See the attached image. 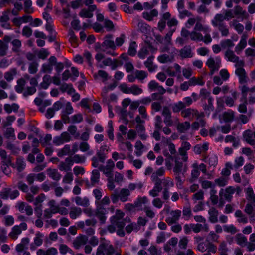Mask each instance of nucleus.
<instances>
[{"label":"nucleus","instance_id":"f257e3e1","mask_svg":"<svg viewBox=\"0 0 255 255\" xmlns=\"http://www.w3.org/2000/svg\"><path fill=\"white\" fill-rule=\"evenodd\" d=\"M212 25L220 32L222 36L226 37L229 35V30L224 22V18L221 15H216L211 21Z\"/></svg>","mask_w":255,"mask_h":255},{"label":"nucleus","instance_id":"f03ea898","mask_svg":"<svg viewBox=\"0 0 255 255\" xmlns=\"http://www.w3.org/2000/svg\"><path fill=\"white\" fill-rule=\"evenodd\" d=\"M180 111L181 116L184 118L193 119L196 118V120H198L202 117H205V114L203 112H199L196 109L194 108H184Z\"/></svg>","mask_w":255,"mask_h":255},{"label":"nucleus","instance_id":"7ed1b4c3","mask_svg":"<svg viewBox=\"0 0 255 255\" xmlns=\"http://www.w3.org/2000/svg\"><path fill=\"white\" fill-rule=\"evenodd\" d=\"M183 101H179L174 103L172 107L174 113H178L182 109L186 108V107H189L193 102V100L191 97H185L183 98Z\"/></svg>","mask_w":255,"mask_h":255},{"label":"nucleus","instance_id":"20e7f679","mask_svg":"<svg viewBox=\"0 0 255 255\" xmlns=\"http://www.w3.org/2000/svg\"><path fill=\"white\" fill-rule=\"evenodd\" d=\"M101 48L103 51L105 52L107 54L112 56H116L117 55L114 52H111L110 51L107 50L108 48H111L113 50L116 48V45L113 40L112 35L108 34L105 36L104 40L102 43Z\"/></svg>","mask_w":255,"mask_h":255},{"label":"nucleus","instance_id":"39448f33","mask_svg":"<svg viewBox=\"0 0 255 255\" xmlns=\"http://www.w3.org/2000/svg\"><path fill=\"white\" fill-rule=\"evenodd\" d=\"M206 242H202L199 243L197 246V250L201 253L207 252H211L212 253L215 254L217 251V246L212 242L208 241L206 240Z\"/></svg>","mask_w":255,"mask_h":255},{"label":"nucleus","instance_id":"423d86ee","mask_svg":"<svg viewBox=\"0 0 255 255\" xmlns=\"http://www.w3.org/2000/svg\"><path fill=\"white\" fill-rule=\"evenodd\" d=\"M49 208L44 210L43 217L46 219L52 217L53 214L57 213L59 205L56 204L54 200H51L48 202Z\"/></svg>","mask_w":255,"mask_h":255},{"label":"nucleus","instance_id":"0eeeda50","mask_svg":"<svg viewBox=\"0 0 255 255\" xmlns=\"http://www.w3.org/2000/svg\"><path fill=\"white\" fill-rule=\"evenodd\" d=\"M235 52L231 49H228L224 53L225 58L227 61L234 63L235 66L242 65L244 60L240 59L239 57L237 56Z\"/></svg>","mask_w":255,"mask_h":255},{"label":"nucleus","instance_id":"6e6552de","mask_svg":"<svg viewBox=\"0 0 255 255\" xmlns=\"http://www.w3.org/2000/svg\"><path fill=\"white\" fill-rule=\"evenodd\" d=\"M101 250L105 253V255H122L120 252L115 250L114 246L108 241L101 242L100 245Z\"/></svg>","mask_w":255,"mask_h":255},{"label":"nucleus","instance_id":"1a4fd4ad","mask_svg":"<svg viewBox=\"0 0 255 255\" xmlns=\"http://www.w3.org/2000/svg\"><path fill=\"white\" fill-rule=\"evenodd\" d=\"M207 66L211 69V75H213L215 71H218L221 66V59L216 57H210L206 62Z\"/></svg>","mask_w":255,"mask_h":255},{"label":"nucleus","instance_id":"9d476101","mask_svg":"<svg viewBox=\"0 0 255 255\" xmlns=\"http://www.w3.org/2000/svg\"><path fill=\"white\" fill-rule=\"evenodd\" d=\"M125 213L120 210L117 209L115 214L110 218L111 223L115 224L117 227H124L125 222L123 219Z\"/></svg>","mask_w":255,"mask_h":255},{"label":"nucleus","instance_id":"9b49d317","mask_svg":"<svg viewBox=\"0 0 255 255\" xmlns=\"http://www.w3.org/2000/svg\"><path fill=\"white\" fill-rule=\"evenodd\" d=\"M13 36L5 35L2 40H0V56L7 55L8 50V43L11 41Z\"/></svg>","mask_w":255,"mask_h":255},{"label":"nucleus","instance_id":"f8f14e48","mask_svg":"<svg viewBox=\"0 0 255 255\" xmlns=\"http://www.w3.org/2000/svg\"><path fill=\"white\" fill-rule=\"evenodd\" d=\"M115 166V163L112 159H109L106 162V165L105 166L101 165L99 167V169L103 172L108 178H112V171Z\"/></svg>","mask_w":255,"mask_h":255},{"label":"nucleus","instance_id":"ddd939ff","mask_svg":"<svg viewBox=\"0 0 255 255\" xmlns=\"http://www.w3.org/2000/svg\"><path fill=\"white\" fill-rule=\"evenodd\" d=\"M245 65L244 61H243V64L241 66H235L236 67L235 74L238 76L239 82L241 84H244L247 82L248 77L247 73L243 68Z\"/></svg>","mask_w":255,"mask_h":255},{"label":"nucleus","instance_id":"4468645a","mask_svg":"<svg viewBox=\"0 0 255 255\" xmlns=\"http://www.w3.org/2000/svg\"><path fill=\"white\" fill-rule=\"evenodd\" d=\"M235 193L234 187L230 186L225 189H221L219 192V196L220 197H223L227 201L231 202L233 198V195Z\"/></svg>","mask_w":255,"mask_h":255},{"label":"nucleus","instance_id":"2eb2a0df","mask_svg":"<svg viewBox=\"0 0 255 255\" xmlns=\"http://www.w3.org/2000/svg\"><path fill=\"white\" fill-rule=\"evenodd\" d=\"M248 38V34L247 32H244L241 36V39L239 43L235 48V52L237 54H240L243 49L246 47L247 44V39Z\"/></svg>","mask_w":255,"mask_h":255},{"label":"nucleus","instance_id":"dca6fc26","mask_svg":"<svg viewBox=\"0 0 255 255\" xmlns=\"http://www.w3.org/2000/svg\"><path fill=\"white\" fill-rule=\"evenodd\" d=\"M119 64V61L115 59L114 60L111 59L110 58H105L102 62V64H99L97 67L100 68H103L104 66H109L111 67L112 70H115L117 67L121 65Z\"/></svg>","mask_w":255,"mask_h":255},{"label":"nucleus","instance_id":"f3484780","mask_svg":"<svg viewBox=\"0 0 255 255\" xmlns=\"http://www.w3.org/2000/svg\"><path fill=\"white\" fill-rule=\"evenodd\" d=\"M181 215V211L180 210H172L170 212V216L166 219V222L169 225L176 223L179 220Z\"/></svg>","mask_w":255,"mask_h":255},{"label":"nucleus","instance_id":"a211bd4d","mask_svg":"<svg viewBox=\"0 0 255 255\" xmlns=\"http://www.w3.org/2000/svg\"><path fill=\"white\" fill-rule=\"evenodd\" d=\"M97 9L95 5L89 6L87 8H83L79 12V15L82 18H91L93 16V11Z\"/></svg>","mask_w":255,"mask_h":255},{"label":"nucleus","instance_id":"6ab92c4d","mask_svg":"<svg viewBox=\"0 0 255 255\" xmlns=\"http://www.w3.org/2000/svg\"><path fill=\"white\" fill-rule=\"evenodd\" d=\"M192 169L191 172V176L187 180L190 183H192L197 180L200 175V170L198 169V164L197 162L192 165Z\"/></svg>","mask_w":255,"mask_h":255},{"label":"nucleus","instance_id":"aec40b11","mask_svg":"<svg viewBox=\"0 0 255 255\" xmlns=\"http://www.w3.org/2000/svg\"><path fill=\"white\" fill-rule=\"evenodd\" d=\"M181 35L182 36L185 38L189 36L190 39L194 41H195V40H200V38H201V33L193 31L190 32L185 29H183L182 30Z\"/></svg>","mask_w":255,"mask_h":255},{"label":"nucleus","instance_id":"412c9836","mask_svg":"<svg viewBox=\"0 0 255 255\" xmlns=\"http://www.w3.org/2000/svg\"><path fill=\"white\" fill-rule=\"evenodd\" d=\"M244 139L251 145H255V131L246 130L243 134Z\"/></svg>","mask_w":255,"mask_h":255},{"label":"nucleus","instance_id":"4be33fe9","mask_svg":"<svg viewBox=\"0 0 255 255\" xmlns=\"http://www.w3.org/2000/svg\"><path fill=\"white\" fill-rule=\"evenodd\" d=\"M0 157L1 158V165H10L11 167L13 166L11 157L7 154L5 150L0 149Z\"/></svg>","mask_w":255,"mask_h":255},{"label":"nucleus","instance_id":"5701e85b","mask_svg":"<svg viewBox=\"0 0 255 255\" xmlns=\"http://www.w3.org/2000/svg\"><path fill=\"white\" fill-rule=\"evenodd\" d=\"M203 22L204 21L202 18L200 17V20L197 21L193 31H196L197 32H200V31H202L203 32H210L211 31L210 28L207 25H203Z\"/></svg>","mask_w":255,"mask_h":255},{"label":"nucleus","instance_id":"b1692460","mask_svg":"<svg viewBox=\"0 0 255 255\" xmlns=\"http://www.w3.org/2000/svg\"><path fill=\"white\" fill-rule=\"evenodd\" d=\"M88 241V237L83 235L77 236L73 241V245L74 248L78 249L82 245H85Z\"/></svg>","mask_w":255,"mask_h":255},{"label":"nucleus","instance_id":"393cba45","mask_svg":"<svg viewBox=\"0 0 255 255\" xmlns=\"http://www.w3.org/2000/svg\"><path fill=\"white\" fill-rule=\"evenodd\" d=\"M26 167V163L24 159L22 156H19L16 158L15 163H13V166L12 167L17 170L18 172L22 171Z\"/></svg>","mask_w":255,"mask_h":255},{"label":"nucleus","instance_id":"a878e982","mask_svg":"<svg viewBox=\"0 0 255 255\" xmlns=\"http://www.w3.org/2000/svg\"><path fill=\"white\" fill-rule=\"evenodd\" d=\"M229 24L230 27L234 29L239 34L243 33L244 26L242 24L239 23L237 19H233L230 21Z\"/></svg>","mask_w":255,"mask_h":255},{"label":"nucleus","instance_id":"bb28decb","mask_svg":"<svg viewBox=\"0 0 255 255\" xmlns=\"http://www.w3.org/2000/svg\"><path fill=\"white\" fill-rule=\"evenodd\" d=\"M209 221L212 223H215L218 222V217L219 215L218 211L214 207L209 208L208 210Z\"/></svg>","mask_w":255,"mask_h":255},{"label":"nucleus","instance_id":"cd10ccee","mask_svg":"<svg viewBox=\"0 0 255 255\" xmlns=\"http://www.w3.org/2000/svg\"><path fill=\"white\" fill-rule=\"evenodd\" d=\"M72 166L71 158L68 157L64 161L60 162L58 167L60 171H68L71 170Z\"/></svg>","mask_w":255,"mask_h":255},{"label":"nucleus","instance_id":"c85d7f7f","mask_svg":"<svg viewBox=\"0 0 255 255\" xmlns=\"http://www.w3.org/2000/svg\"><path fill=\"white\" fill-rule=\"evenodd\" d=\"M179 55L182 58H191L193 57V53L192 52L191 48L190 45H186L181 49L179 51Z\"/></svg>","mask_w":255,"mask_h":255},{"label":"nucleus","instance_id":"c756f323","mask_svg":"<svg viewBox=\"0 0 255 255\" xmlns=\"http://www.w3.org/2000/svg\"><path fill=\"white\" fill-rule=\"evenodd\" d=\"M169 158L172 160L174 159L175 166L173 168V172L175 174H179L181 172L183 167V163L179 161V157L178 156L172 157L169 155Z\"/></svg>","mask_w":255,"mask_h":255},{"label":"nucleus","instance_id":"7c9ffc66","mask_svg":"<svg viewBox=\"0 0 255 255\" xmlns=\"http://www.w3.org/2000/svg\"><path fill=\"white\" fill-rule=\"evenodd\" d=\"M165 169L162 167L158 169L156 171L152 173L151 179L153 182H158L162 183V181L158 178L159 176H162L164 174Z\"/></svg>","mask_w":255,"mask_h":255},{"label":"nucleus","instance_id":"2f4dec72","mask_svg":"<svg viewBox=\"0 0 255 255\" xmlns=\"http://www.w3.org/2000/svg\"><path fill=\"white\" fill-rule=\"evenodd\" d=\"M191 124L188 121H185L182 123L178 122L177 125L178 131L181 133H186L190 128Z\"/></svg>","mask_w":255,"mask_h":255},{"label":"nucleus","instance_id":"473e14b6","mask_svg":"<svg viewBox=\"0 0 255 255\" xmlns=\"http://www.w3.org/2000/svg\"><path fill=\"white\" fill-rule=\"evenodd\" d=\"M57 254V250L54 247L49 248L46 250L39 249L36 252L37 255H56Z\"/></svg>","mask_w":255,"mask_h":255},{"label":"nucleus","instance_id":"72a5a7b5","mask_svg":"<svg viewBox=\"0 0 255 255\" xmlns=\"http://www.w3.org/2000/svg\"><path fill=\"white\" fill-rule=\"evenodd\" d=\"M82 213V210L80 207L74 206L70 208L69 214L71 219H76L81 216Z\"/></svg>","mask_w":255,"mask_h":255},{"label":"nucleus","instance_id":"f704fd0d","mask_svg":"<svg viewBox=\"0 0 255 255\" xmlns=\"http://www.w3.org/2000/svg\"><path fill=\"white\" fill-rule=\"evenodd\" d=\"M209 148V143L205 142L203 144H199L194 147V151L196 154H200L206 152Z\"/></svg>","mask_w":255,"mask_h":255},{"label":"nucleus","instance_id":"c9c22d12","mask_svg":"<svg viewBox=\"0 0 255 255\" xmlns=\"http://www.w3.org/2000/svg\"><path fill=\"white\" fill-rule=\"evenodd\" d=\"M191 227H192V231L196 233H199L202 230H204L205 232H208L209 228V226L207 224H191Z\"/></svg>","mask_w":255,"mask_h":255},{"label":"nucleus","instance_id":"e433bc0d","mask_svg":"<svg viewBox=\"0 0 255 255\" xmlns=\"http://www.w3.org/2000/svg\"><path fill=\"white\" fill-rule=\"evenodd\" d=\"M177 54H163L158 57V60L161 63L170 62L173 61L174 57Z\"/></svg>","mask_w":255,"mask_h":255},{"label":"nucleus","instance_id":"4c0bfd02","mask_svg":"<svg viewBox=\"0 0 255 255\" xmlns=\"http://www.w3.org/2000/svg\"><path fill=\"white\" fill-rule=\"evenodd\" d=\"M154 186L153 189L149 192V195L153 197H157L162 189V183L154 182Z\"/></svg>","mask_w":255,"mask_h":255},{"label":"nucleus","instance_id":"58836bf2","mask_svg":"<svg viewBox=\"0 0 255 255\" xmlns=\"http://www.w3.org/2000/svg\"><path fill=\"white\" fill-rule=\"evenodd\" d=\"M158 15V11L157 9H154L149 12H144L142 13L143 17L149 21H152L154 17H156Z\"/></svg>","mask_w":255,"mask_h":255},{"label":"nucleus","instance_id":"ea45409f","mask_svg":"<svg viewBox=\"0 0 255 255\" xmlns=\"http://www.w3.org/2000/svg\"><path fill=\"white\" fill-rule=\"evenodd\" d=\"M118 194L120 200L123 202L128 201L130 194L129 189L126 188L121 189Z\"/></svg>","mask_w":255,"mask_h":255},{"label":"nucleus","instance_id":"a19ab883","mask_svg":"<svg viewBox=\"0 0 255 255\" xmlns=\"http://www.w3.org/2000/svg\"><path fill=\"white\" fill-rule=\"evenodd\" d=\"M47 175L52 179L58 181L61 178V175L55 169L48 168L46 170Z\"/></svg>","mask_w":255,"mask_h":255},{"label":"nucleus","instance_id":"79ce46f5","mask_svg":"<svg viewBox=\"0 0 255 255\" xmlns=\"http://www.w3.org/2000/svg\"><path fill=\"white\" fill-rule=\"evenodd\" d=\"M149 203V201L148 198L145 197H139L137 200L134 202L135 206L136 207L138 208L139 210H143L142 205H144V206H146V205Z\"/></svg>","mask_w":255,"mask_h":255},{"label":"nucleus","instance_id":"37998d69","mask_svg":"<svg viewBox=\"0 0 255 255\" xmlns=\"http://www.w3.org/2000/svg\"><path fill=\"white\" fill-rule=\"evenodd\" d=\"M17 73V69L13 68L4 73V77L7 81L10 82L14 79V77L16 75Z\"/></svg>","mask_w":255,"mask_h":255},{"label":"nucleus","instance_id":"c03bdc74","mask_svg":"<svg viewBox=\"0 0 255 255\" xmlns=\"http://www.w3.org/2000/svg\"><path fill=\"white\" fill-rule=\"evenodd\" d=\"M191 86L196 85L203 86L205 84V81L202 77H192L188 80Z\"/></svg>","mask_w":255,"mask_h":255},{"label":"nucleus","instance_id":"a18cd8bd","mask_svg":"<svg viewBox=\"0 0 255 255\" xmlns=\"http://www.w3.org/2000/svg\"><path fill=\"white\" fill-rule=\"evenodd\" d=\"M246 199L251 203L255 204V194L251 187H248L246 190Z\"/></svg>","mask_w":255,"mask_h":255},{"label":"nucleus","instance_id":"49530a36","mask_svg":"<svg viewBox=\"0 0 255 255\" xmlns=\"http://www.w3.org/2000/svg\"><path fill=\"white\" fill-rule=\"evenodd\" d=\"M75 201L77 205L85 207H88L90 204L89 200L87 197L81 198V197L77 196L75 198Z\"/></svg>","mask_w":255,"mask_h":255},{"label":"nucleus","instance_id":"de8ad7c7","mask_svg":"<svg viewBox=\"0 0 255 255\" xmlns=\"http://www.w3.org/2000/svg\"><path fill=\"white\" fill-rule=\"evenodd\" d=\"M100 180V172L97 170H93L92 172V174L91 176V185L92 186L95 185L96 184H98Z\"/></svg>","mask_w":255,"mask_h":255},{"label":"nucleus","instance_id":"09e8293b","mask_svg":"<svg viewBox=\"0 0 255 255\" xmlns=\"http://www.w3.org/2000/svg\"><path fill=\"white\" fill-rule=\"evenodd\" d=\"M234 13L235 16L240 15L245 19H247L249 17L248 13L239 5H237L234 7Z\"/></svg>","mask_w":255,"mask_h":255},{"label":"nucleus","instance_id":"8fccbe9b","mask_svg":"<svg viewBox=\"0 0 255 255\" xmlns=\"http://www.w3.org/2000/svg\"><path fill=\"white\" fill-rule=\"evenodd\" d=\"M237 243L241 247H245L248 242L247 238L243 234H237L235 237Z\"/></svg>","mask_w":255,"mask_h":255},{"label":"nucleus","instance_id":"3c124183","mask_svg":"<svg viewBox=\"0 0 255 255\" xmlns=\"http://www.w3.org/2000/svg\"><path fill=\"white\" fill-rule=\"evenodd\" d=\"M93 77L95 79L101 78L103 82H105L108 80V74L105 71L100 70L97 73L94 74Z\"/></svg>","mask_w":255,"mask_h":255},{"label":"nucleus","instance_id":"603ef678","mask_svg":"<svg viewBox=\"0 0 255 255\" xmlns=\"http://www.w3.org/2000/svg\"><path fill=\"white\" fill-rule=\"evenodd\" d=\"M235 117V113L231 110H229L223 114V119L225 122H232Z\"/></svg>","mask_w":255,"mask_h":255},{"label":"nucleus","instance_id":"864d4df0","mask_svg":"<svg viewBox=\"0 0 255 255\" xmlns=\"http://www.w3.org/2000/svg\"><path fill=\"white\" fill-rule=\"evenodd\" d=\"M153 56H150L148 58L147 60L144 62V63L146 67L150 72L154 71L157 68V66L154 65L153 64Z\"/></svg>","mask_w":255,"mask_h":255},{"label":"nucleus","instance_id":"5fc2aeb1","mask_svg":"<svg viewBox=\"0 0 255 255\" xmlns=\"http://www.w3.org/2000/svg\"><path fill=\"white\" fill-rule=\"evenodd\" d=\"M225 141L226 142H232L233 146L234 147H237L240 144L239 139L230 135L226 136Z\"/></svg>","mask_w":255,"mask_h":255},{"label":"nucleus","instance_id":"6e6d98bb","mask_svg":"<svg viewBox=\"0 0 255 255\" xmlns=\"http://www.w3.org/2000/svg\"><path fill=\"white\" fill-rule=\"evenodd\" d=\"M228 177L221 176L214 180L215 184L219 187H224L228 184Z\"/></svg>","mask_w":255,"mask_h":255},{"label":"nucleus","instance_id":"4d7b16f0","mask_svg":"<svg viewBox=\"0 0 255 255\" xmlns=\"http://www.w3.org/2000/svg\"><path fill=\"white\" fill-rule=\"evenodd\" d=\"M6 148L9 150L13 154H18L20 150L18 147L10 142H7Z\"/></svg>","mask_w":255,"mask_h":255},{"label":"nucleus","instance_id":"13d9d810","mask_svg":"<svg viewBox=\"0 0 255 255\" xmlns=\"http://www.w3.org/2000/svg\"><path fill=\"white\" fill-rule=\"evenodd\" d=\"M51 83V77L49 75H45L43 77V81L40 84L41 87L44 89H46L48 88V86Z\"/></svg>","mask_w":255,"mask_h":255},{"label":"nucleus","instance_id":"bf43d9fd","mask_svg":"<svg viewBox=\"0 0 255 255\" xmlns=\"http://www.w3.org/2000/svg\"><path fill=\"white\" fill-rule=\"evenodd\" d=\"M203 161L205 162H208L210 166L215 167L218 163V157L215 155H212L210 156L208 160H207V158L205 157Z\"/></svg>","mask_w":255,"mask_h":255},{"label":"nucleus","instance_id":"052dcab7","mask_svg":"<svg viewBox=\"0 0 255 255\" xmlns=\"http://www.w3.org/2000/svg\"><path fill=\"white\" fill-rule=\"evenodd\" d=\"M135 148L136 149L135 151L136 155L138 157L140 156L142 154L144 146L140 140H138L135 143Z\"/></svg>","mask_w":255,"mask_h":255},{"label":"nucleus","instance_id":"680f3d73","mask_svg":"<svg viewBox=\"0 0 255 255\" xmlns=\"http://www.w3.org/2000/svg\"><path fill=\"white\" fill-rule=\"evenodd\" d=\"M60 90L63 92L67 91L69 94L75 92V90L72 87V85L67 83H63L61 84L60 87Z\"/></svg>","mask_w":255,"mask_h":255},{"label":"nucleus","instance_id":"e2e57ef3","mask_svg":"<svg viewBox=\"0 0 255 255\" xmlns=\"http://www.w3.org/2000/svg\"><path fill=\"white\" fill-rule=\"evenodd\" d=\"M21 233V230L18 225L14 226L12 229L11 232L9 234V236L13 239H16L19 235Z\"/></svg>","mask_w":255,"mask_h":255},{"label":"nucleus","instance_id":"0e129e2a","mask_svg":"<svg viewBox=\"0 0 255 255\" xmlns=\"http://www.w3.org/2000/svg\"><path fill=\"white\" fill-rule=\"evenodd\" d=\"M137 45L135 41L131 42L128 49V53L131 56H134L136 54L137 51L136 48Z\"/></svg>","mask_w":255,"mask_h":255},{"label":"nucleus","instance_id":"69168bd1","mask_svg":"<svg viewBox=\"0 0 255 255\" xmlns=\"http://www.w3.org/2000/svg\"><path fill=\"white\" fill-rule=\"evenodd\" d=\"M59 250L60 254L62 255H65L67 253L74 255L73 251L65 244H60L59 246Z\"/></svg>","mask_w":255,"mask_h":255},{"label":"nucleus","instance_id":"338daca9","mask_svg":"<svg viewBox=\"0 0 255 255\" xmlns=\"http://www.w3.org/2000/svg\"><path fill=\"white\" fill-rule=\"evenodd\" d=\"M44 237V235L40 232H36L35 234V236L34 238V242L35 244L37 246H40L43 243V239Z\"/></svg>","mask_w":255,"mask_h":255},{"label":"nucleus","instance_id":"774afa93","mask_svg":"<svg viewBox=\"0 0 255 255\" xmlns=\"http://www.w3.org/2000/svg\"><path fill=\"white\" fill-rule=\"evenodd\" d=\"M86 160V158L84 156L80 155L79 154H76L71 158V163L72 164L73 163H84Z\"/></svg>","mask_w":255,"mask_h":255}]
</instances>
